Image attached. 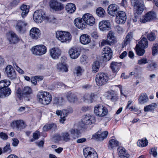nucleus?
Wrapping results in <instances>:
<instances>
[{"mask_svg":"<svg viewBox=\"0 0 158 158\" xmlns=\"http://www.w3.org/2000/svg\"><path fill=\"white\" fill-rule=\"evenodd\" d=\"M133 34L132 32H129L124 40V44L126 45L129 43L133 38Z\"/></svg>","mask_w":158,"mask_h":158,"instance_id":"3c124183","label":"nucleus"},{"mask_svg":"<svg viewBox=\"0 0 158 158\" xmlns=\"http://www.w3.org/2000/svg\"><path fill=\"white\" fill-rule=\"evenodd\" d=\"M110 23L108 20H102L99 24V27L101 31L108 30L110 27Z\"/></svg>","mask_w":158,"mask_h":158,"instance_id":"393cba45","label":"nucleus"},{"mask_svg":"<svg viewBox=\"0 0 158 158\" xmlns=\"http://www.w3.org/2000/svg\"><path fill=\"white\" fill-rule=\"evenodd\" d=\"M135 13H134V16L133 19V21L134 22H136L137 21V19L139 17V15L138 14H141V13H139L136 12L135 9H134Z\"/></svg>","mask_w":158,"mask_h":158,"instance_id":"69168bd1","label":"nucleus"},{"mask_svg":"<svg viewBox=\"0 0 158 158\" xmlns=\"http://www.w3.org/2000/svg\"><path fill=\"white\" fill-rule=\"evenodd\" d=\"M83 154L85 158H98L97 153L90 147L84 149Z\"/></svg>","mask_w":158,"mask_h":158,"instance_id":"9d476101","label":"nucleus"},{"mask_svg":"<svg viewBox=\"0 0 158 158\" xmlns=\"http://www.w3.org/2000/svg\"><path fill=\"white\" fill-rule=\"evenodd\" d=\"M96 12L97 15L99 17H103L105 13V11L102 8L99 7L97 9Z\"/></svg>","mask_w":158,"mask_h":158,"instance_id":"603ef678","label":"nucleus"},{"mask_svg":"<svg viewBox=\"0 0 158 158\" xmlns=\"http://www.w3.org/2000/svg\"><path fill=\"white\" fill-rule=\"evenodd\" d=\"M8 137V135L6 133L2 132L0 133V137L2 139L6 140L7 139Z\"/></svg>","mask_w":158,"mask_h":158,"instance_id":"e2e57ef3","label":"nucleus"},{"mask_svg":"<svg viewBox=\"0 0 158 158\" xmlns=\"http://www.w3.org/2000/svg\"><path fill=\"white\" fill-rule=\"evenodd\" d=\"M102 53L105 61H108L110 60L112 55V51L109 47H105L103 49Z\"/></svg>","mask_w":158,"mask_h":158,"instance_id":"dca6fc26","label":"nucleus"},{"mask_svg":"<svg viewBox=\"0 0 158 158\" xmlns=\"http://www.w3.org/2000/svg\"><path fill=\"white\" fill-rule=\"evenodd\" d=\"M11 126L13 128L19 129H23L26 127L24 122L22 120L13 121L11 123Z\"/></svg>","mask_w":158,"mask_h":158,"instance_id":"aec40b11","label":"nucleus"},{"mask_svg":"<svg viewBox=\"0 0 158 158\" xmlns=\"http://www.w3.org/2000/svg\"><path fill=\"white\" fill-rule=\"evenodd\" d=\"M50 8L56 11H60L64 8V6L56 0H51L49 2Z\"/></svg>","mask_w":158,"mask_h":158,"instance_id":"9b49d317","label":"nucleus"},{"mask_svg":"<svg viewBox=\"0 0 158 158\" xmlns=\"http://www.w3.org/2000/svg\"><path fill=\"white\" fill-rule=\"evenodd\" d=\"M2 89L3 90V91L4 92V93L5 95V97H8L10 94L11 93V90L9 88H5Z\"/></svg>","mask_w":158,"mask_h":158,"instance_id":"680f3d73","label":"nucleus"},{"mask_svg":"<svg viewBox=\"0 0 158 158\" xmlns=\"http://www.w3.org/2000/svg\"><path fill=\"white\" fill-rule=\"evenodd\" d=\"M49 52L50 56L54 59L58 58L61 54L60 50L56 48H53L51 49Z\"/></svg>","mask_w":158,"mask_h":158,"instance_id":"4be33fe9","label":"nucleus"},{"mask_svg":"<svg viewBox=\"0 0 158 158\" xmlns=\"http://www.w3.org/2000/svg\"><path fill=\"white\" fill-rule=\"evenodd\" d=\"M156 14L153 11H151L146 14L140 19V22L142 23L150 21L155 19Z\"/></svg>","mask_w":158,"mask_h":158,"instance_id":"1a4fd4ad","label":"nucleus"},{"mask_svg":"<svg viewBox=\"0 0 158 158\" xmlns=\"http://www.w3.org/2000/svg\"><path fill=\"white\" fill-rule=\"evenodd\" d=\"M96 96L94 94H86L84 95L82 100L84 102L92 103L96 101Z\"/></svg>","mask_w":158,"mask_h":158,"instance_id":"bb28decb","label":"nucleus"},{"mask_svg":"<svg viewBox=\"0 0 158 158\" xmlns=\"http://www.w3.org/2000/svg\"><path fill=\"white\" fill-rule=\"evenodd\" d=\"M69 113V111L68 110H63L62 111L60 110H57L56 114L58 115H60V122L61 123H63L65 120V117L67 116Z\"/></svg>","mask_w":158,"mask_h":158,"instance_id":"cd10ccee","label":"nucleus"},{"mask_svg":"<svg viewBox=\"0 0 158 158\" xmlns=\"http://www.w3.org/2000/svg\"><path fill=\"white\" fill-rule=\"evenodd\" d=\"M95 121V117L94 116L88 114L83 116L81 122L84 125H89L94 123Z\"/></svg>","mask_w":158,"mask_h":158,"instance_id":"f8f14e48","label":"nucleus"},{"mask_svg":"<svg viewBox=\"0 0 158 158\" xmlns=\"http://www.w3.org/2000/svg\"><path fill=\"white\" fill-rule=\"evenodd\" d=\"M135 49L137 54L139 56H142L145 52L144 48L139 47L138 45H136Z\"/></svg>","mask_w":158,"mask_h":158,"instance_id":"09e8293b","label":"nucleus"},{"mask_svg":"<svg viewBox=\"0 0 158 158\" xmlns=\"http://www.w3.org/2000/svg\"><path fill=\"white\" fill-rule=\"evenodd\" d=\"M65 9L66 11L68 13H72L75 11L76 7L74 4L70 3L67 4L66 5Z\"/></svg>","mask_w":158,"mask_h":158,"instance_id":"473e14b6","label":"nucleus"},{"mask_svg":"<svg viewBox=\"0 0 158 158\" xmlns=\"http://www.w3.org/2000/svg\"><path fill=\"white\" fill-rule=\"evenodd\" d=\"M12 145L15 147L17 146L19 143V140L17 139L14 138L12 139Z\"/></svg>","mask_w":158,"mask_h":158,"instance_id":"774afa93","label":"nucleus"},{"mask_svg":"<svg viewBox=\"0 0 158 158\" xmlns=\"http://www.w3.org/2000/svg\"><path fill=\"white\" fill-rule=\"evenodd\" d=\"M126 19L125 13L122 11H119L116 14L115 22L118 24H123L126 22Z\"/></svg>","mask_w":158,"mask_h":158,"instance_id":"ddd939ff","label":"nucleus"},{"mask_svg":"<svg viewBox=\"0 0 158 158\" xmlns=\"http://www.w3.org/2000/svg\"><path fill=\"white\" fill-rule=\"evenodd\" d=\"M45 13L42 10L36 11L34 13L33 18L34 21L36 23H41L45 18Z\"/></svg>","mask_w":158,"mask_h":158,"instance_id":"6e6552de","label":"nucleus"},{"mask_svg":"<svg viewBox=\"0 0 158 158\" xmlns=\"http://www.w3.org/2000/svg\"><path fill=\"white\" fill-rule=\"evenodd\" d=\"M156 63L152 62L149 64L147 68L149 70L153 71L156 68Z\"/></svg>","mask_w":158,"mask_h":158,"instance_id":"13d9d810","label":"nucleus"},{"mask_svg":"<svg viewBox=\"0 0 158 158\" xmlns=\"http://www.w3.org/2000/svg\"><path fill=\"white\" fill-rule=\"evenodd\" d=\"M118 8L117 6L115 4H111L110 5L108 8V14L112 16H114L117 13Z\"/></svg>","mask_w":158,"mask_h":158,"instance_id":"a878e982","label":"nucleus"},{"mask_svg":"<svg viewBox=\"0 0 158 158\" xmlns=\"http://www.w3.org/2000/svg\"><path fill=\"white\" fill-rule=\"evenodd\" d=\"M41 33L39 29L37 27H32L30 31L29 36L31 39L37 40L40 38Z\"/></svg>","mask_w":158,"mask_h":158,"instance_id":"2eb2a0df","label":"nucleus"},{"mask_svg":"<svg viewBox=\"0 0 158 158\" xmlns=\"http://www.w3.org/2000/svg\"><path fill=\"white\" fill-rule=\"evenodd\" d=\"M148 100L147 94L145 93H142L139 96L138 101L139 103L142 104L147 102Z\"/></svg>","mask_w":158,"mask_h":158,"instance_id":"2f4dec72","label":"nucleus"},{"mask_svg":"<svg viewBox=\"0 0 158 158\" xmlns=\"http://www.w3.org/2000/svg\"><path fill=\"white\" fill-rule=\"evenodd\" d=\"M117 151L119 157L129 156V154L127 153L126 149L123 147L118 148Z\"/></svg>","mask_w":158,"mask_h":158,"instance_id":"e433bc0d","label":"nucleus"},{"mask_svg":"<svg viewBox=\"0 0 158 158\" xmlns=\"http://www.w3.org/2000/svg\"><path fill=\"white\" fill-rule=\"evenodd\" d=\"M21 10L22 11L21 16L24 18L28 14L29 11V8L26 5H22L20 7Z\"/></svg>","mask_w":158,"mask_h":158,"instance_id":"c9c22d12","label":"nucleus"},{"mask_svg":"<svg viewBox=\"0 0 158 158\" xmlns=\"http://www.w3.org/2000/svg\"><path fill=\"white\" fill-rule=\"evenodd\" d=\"M7 39L11 43L15 44L19 40L16 34L13 32H10L8 35Z\"/></svg>","mask_w":158,"mask_h":158,"instance_id":"412c9836","label":"nucleus"},{"mask_svg":"<svg viewBox=\"0 0 158 158\" xmlns=\"http://www.w3.org/2000/svg\"><path fill=\"white\" fill-rule=\"evenodd\" d=\"M26 25L27 23L25 22L19 20L16 21L15 28L16 30L19 33H23L25 31L24 27Z\"/></svg>","mask_w":158,"mask_h":158,"instance_id":"a211bd4d","label":"nucleus"},{"mask_svg":"<svg viewBox=\"0 0 158 158\" xmlns=\"http://www.w3.org/2000/svg\"><path fill=\"white\" fill-rule=\"evenodd\" d=\"M158 53V44H154L152 48V54L153 56Z\"/></svg>","mask_w":158,"mask_h":158,"instance_id":"4d7b16f0","label":"nucleus"},{"mask_svg":"<svg viewBox=\"0 0 158 158\" xmlns=\"http://www.w3.org/2000/svg\"><path fill=\"white\" fill-rule=\"evenodd\" d=\"M56 38L61 42H69L71 40L72 36L68 31H57L56 32Z\"/></svg>","mask_w":158,"mask_h":158,"instance_id":"7ed1b4c3","label":"nucleus"},{"mask_svg":"<svg viewBox=\"0 0 158 158\" xmlns=\"http://www.w3.org/2000/svg\"><path fill=\"white\" fill-rule=\"evenodd\" d=\"M3 152L7 153L8 154L12 152V150L10 147V143L7 144V145L4 147L3 149Z\"/></svg>","mask_w":158,"mask_h":158,"instance_id":"864d4df0","label":"nucleus"},{"mask_svg":"<svg viewBox=\"0 0 158 158\" xmlns=\"http://www.w3.org/2000/svg\"><path fill=\"white\" fill-rule=\"evenodd\" d=\"M94 112L96 116L99 117H102L107 114L108 111L105 106L97 105L94 108Z\"/></svg>","mask_w":158,"mask_h":158,"instance_id":"39448f33","label":"nucleus"},{"mask_svg":"<svg viewBox=\"0 0 158 158\" xmlns=\"http://www.w3.org/2000/svg\"><path fill=\"white\" fill-rule=\"evenodd\" d=\"M66 97L68 101L70 102L74 103L77 100L76 95L71 92H69L66 94Z\"/></svg>","mask_w":158,"mask_h":158,"instance_id":"7c9ffc66","label":"nucleus"},{"mask_svg":"<svg viewBox=\"0 0 158 158\" xmlns=\"http://www.w3.org/2000/svg\"><path fill=\"white\" fill-rule=\"evenodd\" d=\"M81 43L83 44H87L90 42V37L87 34H83L80 38Z\"/></svg>","mask_w":158,"mask_h":158,"instance_id":"c85d7f7f","label":"nucleus"},{"mask_svg":"<svg viewBox=\"0 0 158 158\" xmlns=\"http://www.w3.org/2000/svg\"><path fill=\"white\" fill-rule=\"evenodd\" d=\"M80 52L79 49L77 48H72L69 51V54L71 58L75 59L78 58L80 55Z\"/></svg>","mask_w":158,"mask_h":158,"instance_id":"b1692460","label":"nucleus"},{"mask_svg":"<svg viewBox=\"0 0 158 158\" xmlns=\"http://www.w3.org/2000/svg\"><path fill=\"white\" fill-rule=\"evenodd\" d=\"M56 127L57 126L55 124L52 123L45 125L43 129L44 131H47L51 129L54 130L56 129Z\"/></svg>","mask_w":158,"mask_h":158,"instance_id":"37998d69","label":"nucleus"},{"mask_svg":"<svg viewBox=\"0 0 158 158\" xmlns=\"http://www.w3.org/2000/svg\"><path fill=\"white\" fill-rule=\"evenodd\" d=\"M148 60L146 58H142L138 60V64L139 65L144 64L148 63Z\"/></svg>","mask_w":158,"mask_h":158,"instance_id":"052dcab7","label":"nucleus"},{"mask_svg":"<svg viewBox=\"0 0 158 158\" xmlns=\"http://www.w3.org/2000/svg\"><path fill=\"white\" fill-rule=\"evenodd\" d=\"M10 81L8 80H4L0 81V89L7 87L10 85Z\"/></svg>","mask_w":158,"mask_h":158,"instance_id":"c03bdc74","label":"nucleus"},{"mask_svg":"<svg viewBox=\"0 0 158 158\" xmlns=\"http://www.w3.org/2000/svg\"><path fill=\"white\" fill-rule=\"evenodd\" d=\"M47 51L46 47L44 45H37L32 47L31 52L36 56H42L46 53Z\"/></svg>","mask_w":158,"mask_h":158,"instance_id":"423d86ee","label":"nucleus"},{"mask_svg":"<svg viewBox=\"0 0 158 158\" xmlns=\"http://www.w3.org/2000/svg\"><path fill=\"white\" fill-rule=\"evenodd\" d=\"M100 63L98 61H95L93 64L92 66V71L94 73L97 72L99 70Z\"/></svg>","mask_w":158,"mask_h":158,"instance_id":"a19ab883","label":"nucleus"},{"mask_svg":"<svg viewBox=\"0 0 158 158\" xmlns=\"http://www.w3.org/2000/svg\"><path fill=\"white\" fill-rule=\"evenodd\" d=\"M5 71L7 77L9 79L13 80L16 78L15 71L11 65H8L6 67Z\"/></svg>","mask_w":158,"mask_h":158,"instance_id":"4468645a","label":"nucleus"},{"mask_svg":"<svg viewBox=\"0 0 158 158\" xmlns=\"http://www.w3.org/2000/svg\"><path fill=\"white\" fill-rule=\"evenodd\" d=\"M148 141L146 138H143L141 140H139L137 142V145L139 147H144L147 146Z\"/></svg>","mask_w":158,"mask_h":158,"instance_id":"ea45409f","label":"nucleus"},{"mask_svg":"<svg viewBox=\"0 0 158 158\" xmlns=\"http://www.w3.org/2000/svg\"><path fill=\"white\" fill-rule=\"evenodd\" d=\"M61 138L65 142L68 141L70 139L69 134L67 132L62 133Z\"/></svg>","mask_w":158,"mask_h":158,"instance_id":"8fccbe9b","label":"nucleus"},{"mask_svg":"<svg viewBox=\"0 0 158 158\" xmlns=\"http://www.w3.org/2000/svg\"><path fill=\"white\" fill-rule=\"evenodd\" d=\"M32 93L31 89L29 87H25L22 91L20 88H19L16 91L17 97L20 100H21L23 97L27 98V101L29 100V98L30 97L31 94Z\"/></svg>","mask_w":158,"mask_h":158,"instance_id":"f03ea898","label":"nucleus"},{"mask_svg":"<svg viewBox=\"0 0 158 158\" xmlns=\"http://www.w3.org/2000/svg\"><path fill=\"white\" fill-rule=\"evenodd\" d=\"M148 45L147 40L145 37H144L136 45H138V46L139 47L144 48L148 47Z\"/></svg>","mask_w":158,"mask_h":158,"instance_id":"f704fd0d","label":"nucleus"},{"mask_svg":"<svg viewBox=\"0 0 158 158\" xmlns=\"http://www.w3.org/2000/svg\"><path fill=\"white\" fill-rule=\"evenodd\" d=\"M54 103L58 105H61L63 104L64 99L62 97H55L54 100Z\"/></svg>","mask_w":158,"mask_h":158,"instance_id":"49530a36","label":"nucleus"},{"mask_svg":"<svg viewBox=\"0 0 158 158\" xmlns=\"http://www.w3.org/2000/svg\"><path fill=\"white\" fill-rule=\"evenodd\" d=\"M37 100L40 104L46 105L49 104L52 100L51 94L47 92H39L37 95Z\"/></svg>","mask_w":158,"mask_h":158,"instance_id":"f257e3e1","label":"nucleus"},{"mask_svg":"<svg viewBox=\"0 0 158 158\" xmlns=\"http://www.w3.org/2000/svg\"><path fill=\"white\" fill-rule=\"evenodd\" d=\"M147 37L150 41H152L155 40L156 36L154 33L151 32L147 35Z\"/></svg>","mask_w":158,"mask_h":158,"instance_id":"6e6d98bb","label":"nucleus"},{"mask_svg":"<svg viewBox=\"0 0 158 158\" xmlns=\"http://www.w3.org/2000/svg\"><path fill=\"white\" fill-rule=\"evenodd\" d=\"M48 22L53 24H58L60 22V20L57 19L53 16H51L47 18Z\"/></svg>","mask_w":158,"mask_h":158,"instance_id":"a18cd8bd","label":"nucleus"},{"mask_svg":"<svg viewBox=\"0 0 158 158\" xmlns=\"http://www.w3.org/2000/svg\"><path fill=\"white\" fill-rule=\"evenodd\" d=\"M157 104L156 103H152L151 104L144 106V111L145 112H153L157 107Z\"/></svg>","mask_w":158,"mask_h":158,"instance_id":"72a5a7b5","label":"nucleus"},{"mask_svg":"<svg viewBox=\"0 0 158 158\" xmlns=\"http://www.w3.org/2000/svg\"><path fill=\"white\" fill-rule=\"evenodd\" d=\"M74 23L75 26L79 29H83L87 27L86 24L83 18H76Z\"/></svg>","mask_w":158,"mask_h":158,"instance_id":"6ab92c4d","label":"nucleus"},{"mask_svg":"<svg viewBox=\"0 0 158 158\" xmlns=\"http://www.w3.org/2000/svg\"><path fill=\"white\" fill-rule=\"evenodd\" d=\"M57 68L58 70L62 72H66L68 69L66 64L64 63H59L57 64Z\"/></svg>","mask_w":158,"mask_h":158,"instance_id":"4c0bfd02","label":"nucleus"},{"mask_svg":"<svg viewBox=\"0 0 158 158\" xmlns=\"http://www.w3.org/2000/svg\"><path fill=\"white\" fill-rule=\"evenodd\" d=\"M83 71L84 70L80 66H78L75 68L74 73L77 76H79L81 75Z\"/></svg>","mask_w":158,"mask_h":158,"instance_id":"5fc2aeb1","label":"nucleus"},{"mask_svg":"<svg viewBox=\"0 0 158 158\" xmlns=\"http://www.w3.org/2000/svg\"><path fill=\"white\" fill-rule=\"evenodd\" d=\"M109 80L108 74L103 72H100L96 75L95 81L97 85L102 86L106 84Z\"/></svg>","mask_w":158,"mask_h":158,"instance_id":"20e7f679","label":"nucleus"},{"mask_svg":"<svg viewBox=\"0 0 158 158\" xmlns=\"http://www.w3.org/2000/svg\"><path fill=\"white\" fill-rule=\"evenodd\" d=\"M121 65V63L113 61L110 64V67L113 72L115 73L119 70Z\"/></svg>","mask_w":158,"mask_h":158,"instance_id":"c756f323","label":"nucleus"},{"mask_svg":"<svg viewBox=\"0 0 158 158\" xmlns=\"http://www.w3.org/2000/svg\"><path fill=\"white\" fill-rule=\"evenodd\" d=\"M113 43L107 38L106 40H102L101 43V46H103L106 45H111Z\"/></svg>","mask_w":158,"mask_h":158,"instance_id":"bf43d9fd","label":"nucleus"},{"mask_svg":"<svg viewBox=\"0 0 158 158\" xmlns=\"http://www.w3.org/2000/svg\"><path fill=\"white\" fill-rule=\"evenodd\" d=\"M82 17L87 25L92 26L95 23V19L94 17L90 14H85L83 15Z\"/></svg>","mask_w":158,"mask_h":158,"instance_id":"f3484780","label":"nucleus"},{"mask_svg":"<svg viewBox=\"0 0 158 158\" xmlns=\"http://www.w3.org/2000/svg\"><path fill=\"white\" fill-rule=\"evenodd\" d=\"M40 135V132L38 131H36L35 133H33V138L35 139H38Z\"/></svg>","mask_w":158,"mask_h":158,"instance_id":"0e129e2a","label":"nucleus"},{"mask_svg":"<svg viewBox=\"0 0 158 158\" xmlns=\"http://www.w3.org/2000/svg\"><path fill=\"white\" fill-rule=\"evenodd\" d=\"M15 68L16 69V70L19 73L23 74L24 73V72L21 69H20L19 66L16 64H15L14 65Z\"/></svg>","mask_w":158,"mask_h":158,"instance_id":"338daca9","label":"nucleus"},{"mask_svg":"<svg viewBox=\"0 0 158 158\" xmlns=\"http://www.w3.org/2000/svg\"><path fill=\"white\" fill-rule=\"evenodd\" d=\"M108 134V132L107 131H105L102 133L98 132L93 135L92 139L98 140H103L104 139L106 138Z\"/></svg>","mask_w":158,"mask_h":158,"instance_id":"5701e85b","label":"nucleus"},{"mask_svg":"<svg viewBox=\"0 0 158 158\" xmlns=\"http://www.w3.org/2000/svg\"><path fill=\"white\" fill-rule=\"evenodd\" d=\"M119 143V142L116 139H111L109 141L108 147L109 148L112 149L118 146Z\"/></svg>","mask_w":158,"mask_h":158,"instance_id":"58836bf2","label":"nucleus"},{"mask_svg":"<svg viewBox=\"0 0 158 158\" xmlns=\"http://www.w3.org/2000/svg\"><path fill=\"white\" fill-rule=\"evenodd\" d=\"M70 131L72 136L74 139L78 138L80 134L79 130L77 129H72Z\"/></svg>","mask_w":158,"mask_h":158,"instance_id":"79ce46f5","label":"nucleus"},{"mask_svg":"<svg viewBox=\"0 0 158 158\" xmlns=\"http://www.w3.org/2000/svg\"><path fill=\"white\" fill-rule=\"evenodd\" d=\"M107 38L113 43L115 41V38L114 36V33L112 31L109 32L107 35Z\"/></svg>","mask_w":158,"mask_h":158,"instance_id":"de8ad7c7","label":"nucleus"},{"mask_svg":"<svg viewBox=\"0 0 158 158\" xmlns=\"http://www.w3.org/2000/svg\"><path fill=\"white\" fill-rule=\"evenodd\" d=\"M133 5L134 6V9L136 12L142 13L144 9V2L143 0H131Z\"/></svg>","mask_w":158,"mask_h":158,"instance_id":"0eeeda50","label":"nucleus"}]
</instances>
